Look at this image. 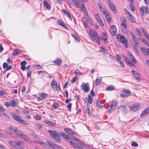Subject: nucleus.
Returning <instances> with one entry per match:
<instances>
[{
    "label": "nucleus",
    "mask_w": 149,
    "mask_h": 149,
    "mask_svg": "<svg viewBox=\"0 0 149 149\" xmlns=\"http://www.w3.org/2000/svg\"><path fill=\"white\" fill-rule=\"evenodd\" d=\"M14 132L15 133L17 136L26 141L30 143H31V140L27 136L23 135L22 132L17 128H15L14 129Z\"/></svg>",
    "instance_id": "1"
},
{
    "label": "nucleus",
    "mask_w": 149,
    "mask_h": 149,
    "mask_svg": "<svg viewBox=\"0 0 149 149\" xmlns=\"http://www.w3.org/2000/svg\"><path fill=\"white\" fill-rule=\"evenodd\" d=\"M48 132L54 140L58 142H61V139L60 138V132L54 130H49Z\"/></svg>",
    "instance_id": "2"
},
{
    "label": "nucleus",
    "mask_w": 149,
    "mask_h": 149,
    "mask_svg": "<svg viewBox=\"0 0 149 149\" xmlns=\"http://www.w3.org/2000/svg\"><path fill=\"white\" fill-rule=\"evenodd\" d=\"M23 143L22 141H19L18 142L15 141H10L9 144L13 146L14 148L17 149H24V147L22 144Z\"/></svg>",
    "instance_id": "3"
},
{
    "label": "nucleus",
    "mask_w": 149,
    "mask_h": 149,
    "mask_svg": "<svg viewBox=\"0 0 149 149\" xmlns=\"http://www.w3.org/2000/svg\"><path fill=\"white\" fill-rule=\"evenodd\" d=\"M11 115L13 117V118L19 123L22 125L28 124V123L25 121L21 119L19 116L16 115L14 113H12Z\"/></svg>",
    "instance_id": "4"
},
{
    "label": "nucleus",
    "mask_w": 149,
    "mask_h": 149,
    "mask_svg": "<svg viewBox=\"0 0 149 149\" xmlns=\"http://www.w3.org/2000/svg\"><path fill=\"white\" fill-rule=\"evenodd\" d=\"M116 38L118 41L124 44L126 48L127 47V42L128 40L123 36H121L120 35H116Z\"/></svg>",
    "instance_id": "5"
},
{
    "label": "nucleus",
    "mask_w": 149,
    "mask_h": 149,
    "mask_svg": "<svg viewBox=\"0 0 149 149\" xmlns=\"http://www.w3.org/2000/svg\"><path fill=\"white\" fill-rule=\"evenodd\" d=\"M117 103L116 101H110L109 102V109L107 111L108 112H111L115 109Z\"/></svg>",
    "instance_id": "6"
},
{
    "label": "nucleus",
    "mask_w": 149,
    "mask_h": 149,
    "mask_svg": "<svg viewBox=\"0 0 149 149\" xmlns=\"http://www.w3.org/2000/svg\"><path fill=\"white\" fill-rule=\"evenodd\" d=\"M140 105L138 103H136L133 104L130 107L131 110L134 112L138 110L140 108Z\"/></svg>",
    "instance_id": "7"
},
{
    "label": "nucleus",
    "mask_w": 149,
    "mask_h": 149,
    "mask_svg": "<svg viewBox=\"0 0 149 149\" xmlns=\"http://www.w3.org/2000/svg\"><path fill=\"white\" fill-rule=\"evenodd\" d=\"M131 92L129 90L125 89L123 91L122 93L120 94L121 96L124 98H126L130 95Z\"/></svg>",
    "instance_id": "8"
},
{
    "label": "nucleus",
    "mask_w": 149,
    "mask_h": 149,
    "mask_svg": "<svg viewBox=\"0 0 149 149\" xmlns=\"http://www.w3.org/2000/svg\"><path fill=\"white\" fill-rule=\"evenodd\" d=\"M118 112H121L124 114H126L127 112V111L126 106L124 105H122L119 107Z\"/></svg>",
    "instance_id": "9"
},
{
    "label": "nucleus",
    "mask_w": 149,
    "mask_h": 149,
    "mask_svg": "<svg viewBox=\"0 0 149 149\" xmlns=\"http://www.w3.org/2000/svg\"><path fill=\"white\" fill-rule=\"evenodd\" d=\"M110 32L113 36H114L116 33L117 30L116 26L114 25L111 26L109 28Z\"/></svg>",
    "instance_id": "10"
},
{
    "label": "nucleus",
    "mask_w": 149,
    "mask_h": 149,
    "mask_svg": "<svg viewBox=\"0 0 149 149\" xmlns=\"http://www.w3.org/2000/svg\"><path fill=\"white\" fill-rule=\"evenodd\" d=\"M48 96V95L47 94L45 93H40L39 95V96L38 98V100L39 101L42 100H43L45 99Z\"/></svg>",
    "instance_id": "11"
},
{
    "label": "nucleus",
    "mask_w": 149,
    "mask_h": 149,
    "mask_svg": "<svg viewBox=\"0 0 149 149\" xmlns=\"http://www.w3.org/2000/svg\"><path fill=\"white\" fill-rule=\"evenodd\" d=\"M130 34L133 40L134 43L135 44V45H137V44L139 43V42L137 39V38L132 32H130Z\"/></svg>",
    "instance_id": "12"
},
{
    "label": "nucleus",
    "mask_w": 149,
    "mask_h": 149,
    "mask_svg": "<svg viewBox=\"0 0 149 149\" xmlns=\"http://www.w3.org/2000/svg\"><path fill=\"white\" fill-rule=\"evenodd\" d=\"M140 10L141 15H143L144 14H146L148 13V8L147 7H142L140 8Z\"/></svg>",
    "instance_id": "13"
},
{
    "label": "nucleus",
    "mask_w": 149,
    "mask_h": 149,
    "mask_svg": "<svg viewBox=\"0 0 149 149\" xmlns=\"http://www.w3.org/2000/svg\"><path fill=\"white\" fill-rule=\"evenodd\" d=\"M121 25L123 29H125L127 27V24L125 18L122 17L121 18Z\"/></svg>",
    "instance_id": "14"
},
{
    "label": "nucleus",
    "mask_w": 149,
    "mask_h": 149,
    "mask_svg": "<svg viewBox=\"0 0 149 149\" xmlns=\"http://www.w3.org/2000/svg\"><path fill=\"white\" fill-rule=\"evenodd\" d=\"M90 34L93 40H95L96 38H98L97 33L95 31H91Z\"/></svg>",
    "instance_id": "15"
},
{
    "label": "nucleus",
    "mask_w": 149,
    "mask_h": 149,
    "mask_svg": "<svg viewBox=\"0 0 149 149\" xmlns=\"http://www.w3.org/2000/svg\"><path fill=\"white\" fill-rule=\"evenodd\" d=\"M95 16L97 21L100 25L102 26H104V24L99 14H96L95 15Z\"/></svg>",
    "instance_id": "16"
},
{
    "label": "nucleus",
    "mask_w": 149,
    "mask_h": 149,
    "mask_svg": "<svg viewBox=\"0 0 149 149\" xmlns=\"http://www.w3.org/2000/svg\"><path fill=\"white\" fill-rule=\"evenodd\" d=\"M57 24L67 29V27L65 24L64 22L60 19H58L57 21Z\"/></svg>",
    "instance_id": "17"
},
{
    "label": "nucleus",
    "mask_w": 149,
    "mask_h": 149,
    "mask_svg": "<svg viewBox=\"0 0 149 149\" xmlns=\"http://www.w3.org/2000/svg\"><path fill=\"white\" fill-rule=\"evenodd\" d=\"M60 135H61L68 142L70 140V138L68 134H67L64 133L60 132Z\"/></svg>",
    "instance_id": "18"
},
{
    "label": "nucleus",
    "mask_w": 149,
    "mask_h": 149,
    "mask_svg": "<svg viewBox=\"0 0 149 149\" xmlns=\"http://www.w3.org/2000/svg\"><path fill=\"white\" fill-rule=\"evenodd\" d=\"M81 86H82L84 90L86 92H88L89 90V87L88 83L86 84L83 83Z\"/></svg>",
    "instance_id": "19"
},
{
    "label": "nucleus",
    "mask_w": 149,
    "mask_h": 149,
    "mask_svg": "<svg viewBox=\"0 0 149 149\" xmlns=\"http://www.w3.org/2000/svg\"><path fill=\"white\" fill-rule=\"evenodd\" d=\"M51 85L52 88L54 90H57L58 87L59 88V87L58 85H57V83L54 80L52 81L51 83Z\"/></svg>",
    "instance_id": "20"
},
{
    "label": "nucleus",
    "mask_w": 149,
    "mask_h": 149,
    "mask_svg": "<svg viewBox=\"0 0 149 149\" xmlns=\"http://www.w3.org/2000/svg\"><path fill=\"white\" fill-rule=\"evenodd\" d=\"M126 12L127 13V18L129 19L132 22H135V19L133 17L131 14V13L129 12L127 10L126 11Z\"/></svg>",
    "instance_id": "21"
},
{
    "label": "nucleus",
    "mask_w": 149,
    "mask_h": 149,
    "mask_svg": "<svg viewBox=\"0 0 149 149\" xmlns=\"http://www.w3.org/2000/svg\"><path fill=\"white\" fill-rule=\"evenodd\" d=\"M105 15L106 19L107 22L109 23H110L111 22V15L109 12L107 13Z\"/></svg>",
    "instance_id": "22"
},
{
    "label": "nucleus",
    "mask_w": 149,
    "mask_h": 149,
    "mask_svg": "<svg viewBox=\"0 0 149 149\" xmlns=\"http://www.w3.org/2000/svg\"><path fill=\"white\" fill-rule=\"evenodd\" d=\"M109 6L110 9H111L115 13H116V10L112 2L110 1L109 3Z\"/></svg>",
    "instance_id": "23"
},
{
    "label": "nucleus",
    "mask_w": 149,
    "mask_h": 149,
    "mask_svg": "<svg viewBox=\"0 0 149 149\" xmlns=\"http://www.w3.org/2000/svg\"><path fill=\"white\" fill-rule=\"evenodd\" d=\"M141 49L144 55H148L149 54V48H147V49H146L144 47H141Z\"/></svg>",
    "instance_id": "24"
},
{
    "label": "nucleus",
    "mask_w": 149,
    "mask_h": 149,
    "mask_svg": "<svg viewBox=\"0 0 149 149\" xmlns=\"http://www.w3.org/2000/svg\"><path fill=\"white\" fill-rule=\"evenodd\" d=\"M68 142H70V144L74 148H81V147H80L76 143L73 142L70 140Z\"/></svg>",
    "instance_id": "25"
},
{
    "label": "nucleus",
    "mask_w": 149,
    "mask_h": 149,
    "mask_svg": "<svg viewBox=\"0 0 149 149\" xmlns=\"http://www.w3.org/2000/svg\"><path fill=\"white\" fill-rule=\"evenodd\" d=\"M149 113V106L147 108L145 109L142 112L141 114V117H143L142 116L145 115L146 114H148Z\"/></svg>",
    "instance_id": "26"
},
{
    "label": "nucleus",
    "mask_w": 149,
    "mask_h": 149,
    "mask_svg": "<svg viewBox=\"0 0 149 149\" xmlns=\"http://www.w3.org/2000/svg\"><path fill=\"white\" fill-rule=\"evenodd\" d=\"M141 30L143 32L144 36L149 41V35L147 31H145V30L143 28L141 29Z\"/></svg>",
    "instance_id": "27"
},
{
    "label": "nucleus",
    "mask_w": 149,
    "mask_h": 149,
    "mask_svg": "<svg viewBox=\"0 0 149 149\" xmlns=\"http://www.w3.org/2000/svg\"><path fill=\"white\" fill-rule=\"evenodd\" d=\"M64 130L68 134H69L71 135H72V134L76 135V134H75V133H74L72 130H71L70 129L66 128L64 129Z\"/></svg>",
    "instance_id": "28"
},
{
    "label": "nucleus",
    "mask_w": 149,
    "mask_h": 149,
    "mask_svg": "<svg viewBox=\"0 0 149 149\" xmlns=\"http://www.w3.org/2000/svg\"><path fill=\"white\" fill-rule=\"evenodd\" d=\"M53 62L56 64L58 66H59L62 63V61L60 58H57L56 60L53 61Z\"/></svg>",
    "instance_id": "29"
},
{
    "label": "nucleus",
    "mask_w": 149,
    "mask_h": 149,
    "mask_svg": "<svg viewBox=\"0 0 149 149\" xmlns=\"http://www.w3.org/2000/svg\"><path fill=\"white\" fill-rule=\"evenodd\" d=\"M45 123L49 125L52 126H54L56 125L55 123L52 121H49V120L45 121Z\"/></svg>",
    "instance_id": "30"
},
{
    "label": "nucleus",
    "mask_w": 149,
    "mask_h": 149,
    "mask_svg": "<svg viewBox=\"0 0 149 149\" xmlns=\"http://www.w3.org/2000/svg\"><path fill=\"white\" fill-rule=\"evenodd\" d=\"M102 81L101 78H97L95 82V86H98L100 84Z\"/></svg>",
    "instance_id": "31"
},
{
    "label": "nucleus",
    "mask_w": 149,
    "mask_h": 149,
    "mask_svg": "<svg viewBox=\"0 0 149 149\" xmlns=\"http://www.w3.org/2000/svg\"><path fill=\"white\" fill-rule=\"evenodd\" d=\"M128 55L130 57V58L132 60V61L134 63H136V60H135V58L134 56H133L132 55L129 53L128 54Z\"/></svg>",
    "instance_id": "32"
},
{
    "label": "nucleus",
    "mask_w": 149,
    "mask_h": 149,
    "mask_svg": "<svg viewBox=\"0 0 149 149\" xmlns=\"http://www.w3.org/2000/svg\"><path fill=\"white\" fill-rule=\"evenodd\" d=\"M43 4L47 9H50L51 8V6L46 1H44L43 2Z\"/></svg>",
    "instance_id": "33"
},
{
    "label": "nucleus",
    "mask_w": 149,
    "mask_h": 149,
    "mask_svg": "<svg viewBox=\"0 0 149 149\" xmlns=\"http://www.w3.org/2000/svg\"><path fill=\"white\" fill-rule=\"evenodd\" d=\"M20 53V51L18 49L14 50L13 53V56L17 55Z\"/></svg>",
    "instance_id": "34"
},
{
    "label": "nucleus",
    "mask_w": 149,
    "mask_h": 149,
    "mask_svg": "<svg viewBox=\"0 0 149 149\" xmlns=\"http://www.w3.org/2000/svg\"><path fill=\"white\" fill-rule=\"evenodd\" d=\"M40 144L42 146L47 148H48V145L47 143H45L42 141H40Z\"/></svg>",
    "instance_id": "35"
},
{
    "label": "nucleus",
    "mask_w": 149,
    "mask_h": 149,
    "mask_svg": "<svg viewBox=\"0 0 149 149\" xmlns=\"http://www.w3.org/2000/svg\"><path fill=\"white\" fill-rule=\"evenodd\" d=\"M93 102V98L91 97L90 95H88V102L89 104H91Z\"/></svg>",
    "instance_id": "36"
},
{
    "label": "nucleus",
    "mask_w": 149,
    "mask_h": 149,
    "mask_svg": "<svg viewBox=\"0 0 149 149\" xmlns=\"http://www.w3.org/2000/svg\"><path fill=\"white\" fill-rule=\"evenodd\" d=\"M100 10L101 12L104 15H105L108 12L104 8H102V9H100Z\"/></svg>",
    "instance_id": "37"
},
{
    "label": "nucleus",
    "mask_w": 149,
    "mask_h": 149,
    "mask_svg": "<svg viewBox=\"0 0 149 149\" xmlns=\"http://www.w3.org/2000/svg\"><path fill=\"white\" fill-rule=\"evenodd\" d=\"M134 76V78L135 79L137 80H138L139 81H140L141 80V78L137 73H136V74Z\"/></svg>",
    "instance_id": "38"
},
{
    "label": "nucleus",
    "mask_w": 149,
    "mask_h": 149,
    "mask_svg": "<svg viewBox=\"0 0 149 149\" xmlns=\"http://www.w3.org/2000/svg\"><path fill=\"white\" fill-rule=\"evenodd\" d=\"M102 38L103 39L104 42H105L107 41V36L106 34L105 33H103L102 36Z\"/></svg>",
    "instance_id": "39"
},
{
    "label": "nucleus",
    "mask_w": 149,
    "mask_h": 149,
    "mask_svg": "<svg viewBox=\"0 0 149 149\" xmlns=\"http://www.w3.org/2000/svg\"><path fill=\"white\" fill-rule=\"evenodd\" d=\"M53 148L54 149H62V148L61 147L55 144L54 145Z\"/></svg>",
    "instance_id": "40"
},
{
    "label": "nucleus",
    "mask_w": 149,
    "mask_h": 149,
    "mask_svg": "<svg viewBox=\"0 0 149 149\" xmlns=\"http://www.w3.org/2000/svg\"><path fill=\"white\" fill-rule=\"evenodd\" d=\"M10 105L13 107L17 106V104L16 102L13 100H12L10 102Z\"/></svg>",
    "instance_id": "41"
},
{
    "label": "nucleus",
    "mask_w": 149,
    "mask_h": 149,
    "mask_svg": "<svg viewBox=\"0 0 149 149\" xmlns=\"http://www.w3.org/2000/svg\"><path fill=\"white\" fill-rule=\"evenodd\" d=\"M114 88L113 86H110L107 87L106 90L108 91H112L114 90Z\"/></svg>",
    "instance_id": "42"
},
{
    "label": "nucleus",
    "mask_w": 149,
    "mask_h": 149,
    "mask_svg": "<svg viewBox=\"0 0 149 149\" xmlns=\"http://www.w3.org/2000/svg\"><path fill=\"white\" fill-rule=\"evenodd\" d=\"M74 73L75 75L77 74L81 75L82 74L81 72H80L79 70L78 69H76Z\"/></svg>",
    "instance_id": "43"
},
{
    "label": "nucleus",
    "mask_w": 149,
    "mask_h": 149,
    "mask_svg": "<svg viewBox=\"0 0 149 149\" xmlns=\"http://www.w3.org/2000/svg\"><path fill=\"white\" fill-rule=\"evenodd\" d=\"M72 105V104L71 103H70L68 104L67 106L68 108V110L69 111H71Z\"/></svg>",
    "instance_id": "44"
},
{
    "label": "nucleus",
    "mask_w": 149,
    "mask_h": 149,
    "mask_svg": "<svg viewBox=\"0 0 149 149\" xmlns=\"http://www.w3.org/2000/svg\"><path fill=\"white\" fill-rule=\"evenodd\" d=\"M86 113H87L89 116H90V109L89 107H87L85 110Z\"/></svg>",
    "instance_id": "45"
},
{
    "label": "nucleus",
    "mask_w": 149,
    "mask_h": 149,
    "mask_svg": "<svg viewBox=\"0 0 149 149\" xmlns=\"http://www.w3.org/2000/svg\"><path fill=\"white\" fill-rule=\"evenodd\" d=\"M77 77H74L71 80L70 82L71 83H74L77 80Z\"/></svg>",
    "instance_id": "46"
},
{
    "label": "nucleus",
    "mask_w": 149,
    "mask_h": 149,
    "mask_svg": "<svg viewBox=\"0 0 149 149\" xmlns=\"http://www.w3.org/2000/svg\"><path fill=\"white\" fill-rule=\"evenodd\" d=\"M116 58L118 62H120L121 63V61L120 60V56L116 54Z\"/></svg>",
    "instance_id": "47"
},
{
    "label": "nucleus",
    "mask_w": 149,
    "mask_h": 149,
    "mask_svg": "<svg viewBox=\"0 0 149 149\" xmlns=\"http://www.w3.org/2000/svg\"><path fill=\"white\" fill-rule=\"evenodd\" d=\"M131 145L132 146H134L136 147H137L138 146V144L137 143L134 141H133L132 142Z\"/></svg>",
    "instance_id": "48"
},
{
    "label": "nucleus",
    "mask_w": 149,
    "mask_h": 149,
    "mask_svg": "<svg viewBox=\"0 0 149 149\" xmlns=\"http://www.w3.org/2000/svg\"><path fill=\"white\" fill-rule=\"evenodd\" d=\"M75 5L77 6V8H79V3L78 0H73Z\"/></svg>",
    "instance_id": "49"
},
{
    "label": "nucleus",
    "mask_w": 149,
    "mask_h": 149,
    "mask_svg": "<svg viewBox=\"0 0 149 149\" xmlns=\"http://www.w3.org/2000/svg\"><path fill=\"white\" fill-rule=\"evenodd\" d=\"M62 11L67 16L68 15L70 14L69 12L66 11L64 9H63Z\"/></svg>",
    "instance_id": "50"
},
{
    "label": "nucleus",
    "mask_w": 149,
    "mask_h": 149,
    "mask_svg": "<svg viewBox=\"0 0 149 149\" xmlns=\"http://www.w3.org/2000/svg\"><path fill=\"white\" fill-rule=\"evenodd\" d=\"M77 143L81 145H83V143L80 140L77 138V139H76L75 141Z\"/></svg>",
    "instance_id": "51"
},
{
    "label": "nucleus",
    "mask_w": 149,
    "mask_h": 149,
    "mask_svg": "<svg viewBox=\"0 0 149 149\" xmlns=\"http://www.w3.org/2000/svg\"><path fill=\"white\" fill-rule=\"evenodd\" d=\"M47 142L48 143L49 145L52 147H53L54 146V143L53 142L51 141H49V142H48V141H47Z\"/></svg>",
    "instance_id": "52"
},
{
    "label": "nucleus",
    "mask_w": 149,
    "mask_h": 149,
    "mask_svg": "<svg viewBox=\"0 0 149 149\" xmlns=\"http://www.w3.org/2000/svg\"><path fill=\"white\" fill-rule=\"evenodd\" d=\"M101 52H103L104 53H105L106 52V50L105 48L103 47H100Z\"/></svg>",
    "instance_id": "53"
},
{
    "label": "nucleus",
    "mask_w": 149,
    "mask_h": 149,
    "mask_svg": "<svg viewBox=\"0 0 149 149\" xmlns=\"http://www.w3.org/2000/svg\"><path fill=\"white\" fill-rule=\"evenodd\" d=\"M26 63L25 60H24L21 63V66H25L26 64Z\"/></svg>",
    "instance_id": "54"
},
{
    "label": "nucleus",
    "mask_w": 149,
    "mask_h": 149,
    "mask_svg": "<svg viewBox=\"0 0 149 149\" xmlns=\"http://www.w3.org/2000/svg\"><path fill=\"white\" fill-rule=\"evenodd\" d=\"M8 66V64L4 62L3 63V68L5 69L7 68V67Z\"/></svg>",
    "instance_id": "55"
},
{
    "label": "nucleus",
    "mask_w": 149,
    "mask_h": 149,
    "mask_svg": "<svg viewBox=\"0 0 149 149\" xmlns=\"http://www.w3.org/2000/svg\"><path fill=\"white\" fill-rule=\"evenodd\" d=\"M102 104L103 103H102L101 104H100V102H99V104L96 105V106L98 107L99 108H101L102 107Z\"/></svg>",
    "instance_id": "56"
},
{
    "label": "nucleus",
    "mask_w": 149,
    "mask_h": 149,
    "mask_svg": "<svg viewBox=\"0 0 149 149\" xmlns=\"http://www.w3.org/2000/svg\"><path fill=\"white\" fill-rule=\"evenodd\" d=\"M141 41L145 45L146 43L147 42V41L145 39H142V38H141V39H140Z\"/></svg>",
    "instance_id": "57"
},
{
    "label": "nucleus",
    "mask_w": 149,
    "mask_h": 149,
    "mask_svg": "<svg viewBox=\"0 0 149 149\" xmlns=\"http://www.w3.org/2000/svg\"><path fill=\"white\" fill-rule=\"evenodd\" d=\"M136 32L137 33L138 35L140 36H142V34H141V32L138 29H136Z\"/></svg>",
    "instance_id": "58"
},
{
    "label": "nucleus",
    "mask_w": 149,
    "mask_h": 149,
    "mask_svg": "<svg viewBox=\"0 0 149 149\" xmlns=\"http://www.w3.org/2000/svg\"><path fill=\"white\" fill-rule=\"evenodd\" d=\"M84 8V3H83L81 4V6L80 7V9L82 11L83 10Z\"/></svg>",
    "instance_id": "59"
},
{
    "label": "nucleus",
    "mask_w": 149,
    "mask_h": 149,
    "mask_svg": "<svg viewBox=\"0 0 149 149\" xmlns=\"http://www.w3.org/2000/svg\"><path fill=\"white\" fill-rule=\"evenodd\" d=\"M97 5L99 7V10L100 9H102V8H104L102 6L100 3H97Z\"/></svg>",
    "instance_id": "60"
},
{
    "label": "nucleus",
    "mask_w": 149,
    "mask_h": 149,
    "mask_svg": "<svg viewBox=\"0 0 149 149\" xmlns=\"http://www.w3.org/2000/svg\"><path fill=\"white\" fill-rule=\"evenodd\" d=\"M90 93L93 97H94L95 95V94L93 90L91 91Z\"/></svg>",
    "instance_id": "61"
},
{
    "label": "nucleus",
    "mask_w": 149,
    "mask_h": 149,
    "mask_svg": "<svg viewBox=\"0 0 149 149\" xmlns=\"http://www.w3.org/2000/svg\"><path fill=\"white\" fill-rule=\"evenodd\" d=\"M31 74V72L30 71H29L27 72V77H29Z\"/></svg>",
    "instance_id": "62"
},
{
    "label": "nucleus",
    "mask_w": 149,
    "mask_h": 149,
    "mask_svg": "<svg viewBox=\"0 0 149 149\" xmlns=\"http://www.w3.org/2000/svg\"><path fill=\"white\" fill-rule=\"evenodd\" d=\"M12 68V66L10 65L8 66L6 69V70H10Z\"/></svg>",
    "instance_id": "63"
},
{
    "label": "nucleus",
    "mask_w": 149,
    "mask_h": 149,
    "mask_svg": "<svg viewBox=\"0 0 149 149\" xmlns=\"http://www.w3.org/2000/svg\"><path fill=\"white\" fill-rule=\"evenodd\" d=\"M26 90V87L24 86H22V89L21 90V91L22 93H24L25 92Z\"/></svg>",
    "instance_id": "64"
}]
</instances>
